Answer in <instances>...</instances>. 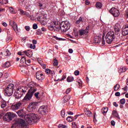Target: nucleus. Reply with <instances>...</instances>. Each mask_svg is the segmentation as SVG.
Instances as JSON below:
<instances>
[{"label":"nucleus","instance_id":"obj_1","mask_svg":"<svg viewBox=\"0 0 128 128\" xmlns=\"http://www.w3.org/2000/svg\"><path fill=\"white\" fill-rule=\"evenodd\" d=\"M28 88L26 86H20L14 92V96L16 98H20L26 92Z\"/></svg>","mask_w":128,"mask_h":128},{"label":"nucleus","instance_id":"obj_2","mask_svg":"<svg viewBox=\"0 0 128 128\" xmlns=\"http://www.w3.org/2000/svg\"><path fill=\"white\" fill-rule=\"evenodd\" d=\"M38 115L34 113L29 114L25 116L28 124H32L38 122Z\"/></svg>","mask_w":128,"mask_h":128},{"label":"nucleus","instance_id":"obj_3","mask_svg":"<svg viewBox=\"0 0 128 128\" xmlns=\"http://www.w3.org/2000/svg\"><path fill=\"white\" fill-rule=\"evenodd\" d=\"M105 38L107 44H110L114 42V40L116 38L114 32V31H110L108 32Z\"/></svg>","mask_w":128,"mask_h":128},{"label":"nucleus","instance_id":"obj_4","mask_svg":"<svg viewBox=\"0 0 128 128\" xmlns=\"http://www.w3.org/2000/svg\"><path fill=\"white\" fill-rule=\"evenodd\" d=\"M70 28V24L68 21H64L60 24V27L59 29L60 28L62 32H68L69 28Z\"/></svg>","mask_w":128,"mask_h":128},{"label":"nucleus","instance_id":"obj_5","mask_svg":"<svg viewBox=\"0 0 128 128\" xmlns=\"http://www.w3.org/2000/svg\"><path fill=\"white\" fill-rule=\"evenodd\" d=\"M14 85L12 84H10L8 85L7 88L4 90V95L6 96H10L14 93Z\"/></svg>","mask_w":128,"mask_h":128},{"label":"nucleus","instance_id":"obj_6","mask_svg":"<svg viewBox=\"0 0 128 128\" xmlns=\"http://www.w3.org/2000/svg\"><path fill=\"white\" fill-rule=\"evenodd\" d=\"M16 114L12 112H8L6 116L4 117V120L6 122H10V120H12V118H16Z\"/></svg>","mask_w":128,"mask_h":128},{"label":"nucleus","instance_id":"obj_7","mask_svg":"<svg viewBox=\"0 0 128 128\" xmlns=\"http://www.w3.org/2000/svg\"><path fill=\"white\" fill-rule=\"evenodd\" d=\"M34 91H30V90H28V92L27 94L24 96V98L23 99L24 100H30L32 99V96H34Z\"/></svg>","mask_w":128,"mask_h":128},{"label":"nucleus","instance_id":"obj_8","mask_svg":"<svg viewBox=\"0 0 128 128\" xmlns=\"http://www.w3.org/2000/svg\"><path fill=\"white\" fill-rule=\"evenodd\" d=\"M110 12L116 18H118L120 16V11L114 8H111L110 10Z\"/></svg>","mask_w":128,"mask_h":128},{"label":"nucleus","instance_id":"obj_9","mask_svg":"<svg viewBox=\"0 0 128 128\" xmlns=\"http://www.w3.org/2000/svg\"><path fill=\"white\" fill-rule=\"evenodd\" d=\"M28 88L29 90H30V92H36L38 90L36 88V83L34 82H30L28 84Z\"/></svg>","mask_w":128,"mask_h":128},{"label":"nucleus","instance_id":"obj_10","mask_svg":"<svg viewBox=\"0 0 128 128\" xmlns=\"http://www.w3.org/2000/svg\"><path fill=\"white\" fill-rule=\"evenodd\" d=\"M44 74L40 71H38L36 73V78L38 80H44V79L45 78Z\"/></svg>","mask_w":128,"mask_h":128},{"label":"nucleus","instance_id":"obj_11","mask_svg":"<svg viewBox=\"0 0 128 128\" xmlns=\"http://www.w3.org/2000/svg\"><path fill=\"white\" fill-rule=\"evenodd\" d=\"M16 124L18 126H19L20 128H24V126H26V121H24V119L22 118L18 119Z\"/></svg>","mask_w":128,"mask_h":128},{"label":"nucleus","instance_id":"obj_12","mask_svg":"<svg viewBox=\"0 0 128 128\" xmlns=\"http://www.w3.org/2000/svg\"><path fill=\"white\" fill-rule=\"evenodd\" d=\"M39 114H45L48 112V107L46 106H40L38 110Z\"/></svg>","mask_w":128,"mask_h":128},{"label":"nucleus","instance_id":"obj_13","mask_svg":"<svg viewBox=\"0 0 128 128\" xmlns=\"http://www.w3.org/2000/svg\"><path fill=\"white\" fill-rule=\"evenodd\" d=\"M56 24H58V23H56V21L52 22L51 25L48 26L50 30H54L55 28L60 30V27L56 26Z\"/></svg>","mask_w":128,"mask_h":128},{"label":"nucleus","instance_id":"obj_14","mask_svg":"<svg viewBox=\"0 0 128 128\" xmlns=\"http://www.w3.org/2000/svg\"><path fill=\"white\" fill-rule=\"evenodd\" d=\"M115 34L116 36H120V26L118 24H116L114 28Z\"/></svg>","mask_w":128,"mask_h":128},{"label":"nucleus","instance_id":"obj_15","mask_svg":"<svg viewBox=\"0 0 128 128\" xmlns=\"http://www.w3.org/2000/svg\"><path fill=\"white\" fill-rule=\"evenodd\" d=\"M36 103L35 102L30 103L28 106V108L30 110V112H34V110H36Z\"/></svg>","mask_w":128,"mask_h":128},{"label":"nucleus","instance_id":"obj_16","mask_svg":"<svg viewBox=\"0 0 128 128\" xmlns=\"http://www.w3.org/2000/svg\"><path fill=\"white\" fill-rule=\"evenodd\" d=\"M88 28L89 27H86L84 30L81 29L79 30V34L80 36H86L88 34Z\"/></svg>","mask_w":128,"mask_h":128},{"label":"nucleus","instance_id":"obj_17","mask_svg":"<svg viewBox=\"0 0 128 128\" xmlns=\"http://www.w3.org/2000/svg\"><path fill=\"white\" fill-rule=\"evenodd\" d=\"M12 26L15 32H16V34H18V32H20V29L18 28V24H16V22H12Z\"/></svg>","mask_w":128,"mask_h":128},{"label":"nucleus","instance_id":"obj_18","mask_svg":"<svg viewBox=\"0 0 128 128\" xmlns=\"http://www.w3.org/2000/svg\"><path fill=\"white\" fill-rule=\"evenodd\" d=\"M20 106H22V103L18 102L16 103V104L11 106L12 110H18L20 108Z\"/></svg>","mask_w":128,"mask_h":128},{"label":"nucleus","instance_id":"obj_19","mask_svg":"<svg viewBox=\"0 0 128 128\" xmlns=\"http://www.w3.org/2000/svg\"><path fill=\"white\" fill-rule=\"evenodd\" d=\"M122 36H126L128 34V26H125L122 29Z\"/></svg>","mask_w":128,"mask_h":128},{"label":"nucleus","instance_id":"obj_20","mask_svg":"<svg viewBox=\"0 0 128 128\" xmlns=\"http://www.w3.org/2000/svg\"><path fill=\"white\" fill-rule=\"evenodd\" d=\"M100 40H102L100 36H96L94 39V44H100Z\"/></svg>","mask_w":128,"mask_h":128},{"label":"nucleus","instance_id":"obj_21","mask_svg":"<svg viewBox=\"0 0 128 128\" xmlns=\"http://www.w3.org/2000/svg\"><path fill=\"white\" fill-rule=\"evenodd\" d=\"M112 116L113 118H120V116H118V114L116 110H113L112 112Z\"/></svg>","mask_w":128,"mask_h":128},{"label":"nucleus","instance_id":"obj_22","mask_svg":"<svg viewBox=\"0 0 128 128\" xmlns=\"http://www.w3.org/2000/svg\"><path fill=\"white\" fill-rule=\"evenodd\" d=\"M70 98H71L70 96H65L64 97V98L62 100L63 102L64 103L68 102V100H70Z\"/></svg>","mask_w":128,"mask_h":128},{"label":"nucleus","instance_id":"obj_23","mask_svg":"<svg viewBox=\"0 0 128 128\" xmlns=\"http://www.w3.org/2000/svg\"><path fill=\"white\" fill-rule=\"evenodd\" d=\"M0 102L2 108H4L6 106V102L5 100H1Z\"/></svg>","mask_w":128,"mask_h":128},{"label":"nucleus","instance_id":"obj_24","mask_svg":"<svg viewBox=\"0 0 128 128\" xmlns=\"http://www.w3.org/2000/svg\"><path fill=\"white\" fill-rule=\"evenodd\" d=\"M26 50L18 52V56H22V58H24L26 56Z\"/></svg>","mask_w":128,"mask_h":128},{"label":"nucleus","instance_id":"obj_25","mask_svg":"<svg viewBox=\"0 0 128 128\" xmlns=\"http://www.w3.org/2000/svg\"><path fill=\"white\" fill-rule=\"evenodd\" d=\"M126 72V66H121L118 70V72L120 74H122V72Z\"/></svg>","mask_w":128,"mask_h":128},{"label":"nucleus","instance_id":"obj_26","mask_svg":"<svg viewBox=\"0 0 128 128\" xmlns=\"http://www.w3.org/2000/svg\"><path fill=\"white\" fill-rule=\"evenodd\" d=\"M16 114H18V116H20V118H24V110H18Z\"/></svg>","mask_w":128,"mask_h":128},{"label":"nucleus","instance_id":"obj_27","mask_svg":"<svg viewBox=\"0 0 128 128\" xmlns=\"http://www.w3.org/2000/svg\"><path fill=\"white\" fill-rule=\"evenodd\" d=\"M84 112L85 114L89 117L92 116V113L88 109H86V110H84Z\"/></svg>","mask_w":128,"mask_h":128},{"label":"nucleus","instance_id":"obj_28","mask_svg":"<svg viewBox=\"0 0 128 128\" xmlns=\"http://www.w3.org/2000/svg\"><path fill=\"white\" fill-rule=\"evenodd\" d=\"M20 62L22 64H26V58L22 57L20 60Z\"/></svg>","mask_w":128,"mask_h":128},{"label":"nucleus","instance_id":"obj_29","mask_svg":"<svg viewBox=\"0 0 128 128\" xmlns=\"http://www.w3.org/2000/svg\"><path fill=\"white\" fill-rule=\"evenodd\" d=\"M2 68H10V62H6L2 66Z\"/></svg>","mask_w":128,"mask_h":128},{"label":"nucleus","instance_id":"obj_30","mask_svg":"<svg viewBox=\"0 0 128 128\" xmlns=\"http://www.w3.org/2000/svg\"><path fill=\"white\" fill-rule=\"evenodd\" d=\"M8 10L10 14H16V10H14L12 7H10Z\"/></svg>","mask_w":128,"mask_h":128},{"label":"nucleus","instance_id":"obj_31","mask_svg":"<svg viewBox=\"0 0 128 128\" xmlns=\"http://www.w3.org/2000/svg\"><path fill=\"white\" fill-rule=\"evenodd\" d=\"M74 78L72 76H70L67 78L68 82H74Z\"/></svg>","mask_w":128,"mask_h":128},{"label":"nucleus","instance_id":"obj_32","mask_svg":"<svg viewBox=\"0 0 128 128\" xmlns=\"http://www.w3.org/2000/svg\"><path fill=\"white\" fill-rule=\"evenodd\" d=\"M26 56H28V58H32V52H30V50H26Z\"/></svg>","mask_w":128,"mask_h":128},{"label":"nucleus","instance_id":"obj_33","mask_svg":"<svg viewBox=\"0 0 128 128\" xmlns=\"http://www.w3.org/2000/svg\"><path fill=\"white\" fill-rule=\"evenodd\" d=\"M120 84H116L114 86V92H118V90L120 89Z\"/></svg>","mask_w":128,"mask_h":128},{"label":"nucleus","instance_id":"obj_34","mask_svg":"<svg viewBox=\"0 0 128 128\" xmlns=\"http://www.w3.org/2000/svg\"><path fill=\"white\" fill-rule=\"evenodd\" d=\"M84 20H82V18L80 17V18L76 21V24H80V22H83Z\"/></svg>","mask_w":128,"mask_h":128},{"label":"nucleus","instance_id":"obj_35","mask_svg":"<svg viewBox=\"0 0 128 128\" xmlns=\"http://www.w3.org/2000/svg\"><path fill=\"white\" fill-rule=\"evenodd\" d=\"M102 4L100 2H97L96 3V8H102Z\"/></svg>","mask_w":128,"mask_h":128},{"label":"nucleus","instance_id":"obj_36","mask_svg":"<svg viewBox=\"0 0 128 128\" xmlns=\"http://www.w3.org/2000/svg\"><path fill=\"white\" fill-rule=\"evenodd\" d=\"M66 120L68 122H72V120H74V117L72 116H68L67 118H66Z\"/></svg>","mask_w":128,"mask_h":128},{"label":"nucleus","instance_id":"obj_37","mask_svg":"<svg viewBox=\"0 0 128 128\" xmlns=\"http://www.w3.org/2000/svg\"><path fill=\"white\" fill-rule=\"evenodd\" d=\"M58 65V60H56V58H55L54 60V62H53V66H57Z\"/></svg>","mask_w":128,"mask_h":128},{"label":"nucleus","instance_id":"obj_38","mask_svg":"<svg viewBox=\"0 0 128 128\" xmlns=\"http://www.w3.org/2000/svg\"><path fill=\"white\" fill-rule=\"evenodd\" d=\"M102 110V114H106L108 110V107H104Z\"/></svg>","mask_w":128,"mask_h":128},{"label":"nucleus","instance_id":"obj_39","mask_svg":"<svg viewBox=\"0 0 128 128\" xmlns=\"http://www.w3.org/2000/svg\"><path fill=\"white\" fill-rule=\"evenodd\" d=\"M4 54L5 56H10V52L7 50L4 52Z\"/></svg>","mask_w":128,"mask_h":128},{"label":"nucleus","instance_id":"obj_40","mask_svg":"<svg viewBox=\"0 0 128 128\" xmlns=\"http://www.w3.org/2000/svg\"><path fill=\"white\" fill-rule=\"evenodd\" d=\"M78 84H79V88H80L82 86V80H78Z\"/></svg>","mask_w":128,"mask_h":128},{"label":"nucleus","instance_id":"obj_41","mask_svg":"<svg viewBox=\"0 0 128 128\" xmlns=\"http://www.w3.org/2000/svg\"><path fill=\"white\" fill-rule=\"evenodd\" d=\"M58 128H68V126H66V125H64V124H60L58 126Z\"/></svg>","mask_w":128,"mask_h":128},{"label":"nucleus","instance_id":"obj_42","mask_svg":"<svg viewBox=\"0 0 128 128\" xmlns=\"http://www.w3.org/2000/svg\"><path fill=\"white\" fill-rule=\"evenodd\" d=\"M54 38H55V40H66L62 38H60L58 37H57L56 36H54Z\"/></svg>","mask_w":128,"mask_h":128},{"label":"nucleus","instance_id":"obj_43","mask_svg":"<svg viewBox=\"0 0 128 128\" xmlns=\"http://www.w3.org/2000/svg\"><path fill=\"white\" fill-rule=\"evenodd\" d=\"M38 6H40V8H42V10H44V8H46V6H44L42 4V3H39Z\"/></svg>","mask_w":128,"mask_h":128},{"label":"nucleus","instance_id":"obj_44","mask_svg":"<svg viewBox=\"0 0 128 128\" xmlns=\"http://www.w3.org/2000/svg\"><path fill=\"white\" fill-rule=\"evenodd\" d=\"M120 103L121 104H126V99L122 98L120 100Z\"/></svg>","mask_w":128,"mask_h":128},{"label":"nucleus","instance_id":"obj_45","mask_svg":"<svg viewBox=\"0 0 128 128\" xmlns=\"http://www.w3.org/2000/svg\"><path fill=\"white\" fill-rule=\"evenodd\" d=\"M12 40V38L10 36H8L7 38H6V42H10V40Z\"/></svg>","mask_w":128,"mask_h":128},{"label":"nucleus","instance_id":"obj_46","mask_svg":"<svg viewBox=\"0 0 128 128\" xmlns=\"http://www.w3.org/2000/svg\"><path fill=\"white\" fill-rule=\"evenodd\" d=\"M61 116L62 118H64V116H66V112H64V110H62L61 111Z\"/></svg>","mask_w":128,"mask_h":128},{"label":"nucleus","instance_id":"obj_47","mask_svg":"<svg viewBox=\"0 0 128 128\" xmlns=\"http://www.w3.org/2000/svg\"><path fill=\"white\" fill-rule=\"evenodd\" d=\"M29 18L31 20H36V18L34 16H30Z\"/></svg>","mask_w":128,"mask_h":128},{"label":"nucleus","instance_id":"obj_48","mask_svg":"<svg viewBox=\"0 0 128 128\" xmlns=\"http://www.w3.org/2000/svg\"><path fill=\"white\" fill-rule=\"evenodd\" d=\"M26 12L24 11V10H20V14L22 16H25Z\"/></svg>","mask_w":128,"mask_h":128},{"label":"nucleus","instance_id":"obj_49","mask_svg":"<svg viewBox=\"0 0 128 128\" xmlns=\"http://www.w3.org/2000/svg\"><path fill=\"white\" fill-rule=\"evenodd\" d=\"M32 28L33 30H36V28H38V24H34L32 26Z\"/></svg>","mask_w":128,"mask_h":128},{"label":"nucleus","instance_id":"obj_50","mask_svg":"<svg viewBox=\"0 0 128 128\" xmlns=\"http://www.w3.org/2000/svg\"><path fill=\"white\" fill-rule=\"evenodd\" d=\"M30 48H32V50H34V48H36V45L31 44L30 45Z\"/></svg>","mask_w":128,"mask_h":128},{"label":"nucleus","instance_id":"obj_51","mask_svg":"<svg viewBox=\"0 0 128 128\" xmlns=\"http://www.w3.org/2000/svg\"><path fill=\"white\" fill-rule=\"evenodd\" d=\"M45 72L46 74H50V70L49 68H47Z\"/></svg>","mask_w":128,"mask_h":128},{"label":"nucleus","instance_id":"obj_52","mask_svg":"<svg viewBox=\"0 0 128 128\" xmlns=\"http://www.w3.org/2000/svg\"><path fill=\"white\" fill-rule=\"evenodd\" d=\"M30 62H32L30 60H26V63L25 64H27V66H28V64H30Z\"/></svg>","mask_w":128,"mask_h":128},{"label":"nucleus","instance_id":"obj_53","mask_svg":"<svg viewBox=\"0 0 128 128\" xmlns=\"http://www.w3.org/2000/svg\"><path fill=\"white\" fill-rule=\"evenodd\" d=\"M30 26H25V30H27V32H30Z\"/></svg>","mask_w":128,"mask_h":128},{"label":"nucleus","instance_id":"obj_54","mask_svg":"<svg viewBox=\"0 0 128 128\" xmlns=\"http://www.w3.org/2000/svg\"><path fill=\"white\" fill-rule=\"evenodd\" d=\"M38 94H40V92H36V93L34 94V96H36V98H39V97H38Z\"/></svg>","mask_w":128,"mask_h":128},{"label":"nucleus","instance_id":"obj_55","mask_svg":"<svg viewBox=\"0 0 128 128\" xmlns=\"http://www.w3.org/2000/svg\"><path fill=\"white\" fill-rule=\"evenodd\" d=\"M74 74L75 76H78V74H80V71L76 70L74 72Z\"/></svg>","mask_w":128,"mask_h":128},{"label":"nucleus","instance_id":"obj_56","mask_svg":"<svg viewBox=\"0 0 128 128\" xmlns=\"http://www.w3.org/2000/svg\"><path fill=\"white\" fill-rule=\"evenodd\" d=\"M6 32L8 36H10V30L9 29H6Z\"/></svg>","mask_w":128,"mask_h":128},{"label":"nucleus","instance_id":"obj_57","mask_svg":"<svg viewBox=\"0 0 128 128\" xmlns=\"http://www.w3.org/2000/svg\"><path fill=\"white\" fill-rule=\"evenodd\" d=\"M106 42L104 41V36H102V44H105Z\"/></svg>","mask_w":128,"mask_h":128},{"label":"nucleus","instance_id":"obj_58","mask_svg":"<svg viewBox=\"0 0 128 128\" xmlns=\"http://www.w3.org/2000/svg\"><path fill=\"white\" fill-rule=\"evenodd\" d=\"M72 128H76V122H72Z\"/></svg>","mask_w":128,"mask_h":128},{"label":"nucleus","instance_id":"obj_59","mask_svg":"<svg viewBox=\"0 0 128 128\" xmlns=\"http://www.w3.org/2000/svg\"><path fill=\"white\" fill-rule=\"evenodd\" d=\"M50 74H52V76H54V74H55L54 71L50 70Z\"/></svg>","mask_w":128,"mask_h":128},{"label":"nucleus","instance_id":"obj_60","mask_svg":"<svg viewBox=\"0 0 128 128\" xmlns=\"http://www.w3.org/2000/svg\"><path fill=\"white\" fill-rule=\"evenodd\" d=\"M67 114L70 116H72L74 114V112H72V111H68L67 112Z\"/></svg>","mask_w":128,"mask_h":128},{"label":"nucleus","instance_id":"obj_61","mask_svg":"<svg viewBox=\"0 0 128 128\" xmlns=\"http://www.w3.org/2000/svg\"><path fill=\"white\" fill-rule=\"evenodd\" d=\"M116 96H120V92H116L115 93Z\"/></svg>","mask_w":128,"mask_h":128},{"label":"nucleus","instance_id":"obj_62","mask_svg":"<svg viewBox=\"0 0 128 128\" xmlns=\"http://www.w3.org/2000/svg\"><path fill=\"white\" fill-rule=\"evenodd\" d=\"M70 90H70V88H68L67 90H66V94H68L69 92H70Z\"/></svg>","mask_w":128,"mask_h":128},{"label":"nucleus","instance_id":"obj_63","mask_svg":"<svg viewBox=\"0 0 128 128\" xmlns=\"http://www.w3.org/2000/svg\"><path fill=\"white\" fill-rule=\"evenodd\" d=\"M74 102L73 100H70V102H69V104H70L71 106L74 104Z\"/></svg>","mask_w":128,"mask_h":128},{"label":"nucleus","instance_id":"obj_64","mask_svg":"<svg viewBox=\"0 0 128 128\" xmlns=\"http://www.w3.org/2000/svg\"><path fill=\"white\" fill-rule=\"evenodd\" d=\"M90 2L88 1V0H86V1H85V4L87 6H88V4H90Z\"/></svg>","mask_w":128,"mask_h":128}]
</instances>
